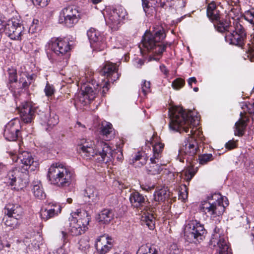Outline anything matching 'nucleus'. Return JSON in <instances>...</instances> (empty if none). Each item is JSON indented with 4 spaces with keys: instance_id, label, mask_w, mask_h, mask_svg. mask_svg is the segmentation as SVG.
<instances>
[{
    "instance_id": "1",
    "label": "nucleus",
    "mask_w": 254,
    "mask_h": 254,
    "mask_svg": "<svg viewBox=\"0 0 254 254\" xmlns=\"http://www.w3.org/2000/svg\"><path fill=\"white\" fill-rule=\"evenodd\" d=\"M170 121L169 124L170 130L174 132L188 133L190 134L186 138L180 149V153L186 156V160L191 164L199 150L198 142L195 138L196 131L194 127L197 124V117L192 116L191 111H187L181 107H173L169 110Z\"/></svg>"
},
{
    "instance_id": "2",
    "label": "nucleus",
    "mask_w": 254,
    "mask_h": 254,
    "mask_svg": "<svg viewBox=\"0 0 254 254\" xmlns=\"http://www.w3.org/2000/svg\"><path fill=\"white\" fill-rule=\"evenodd\" d=\"M13 161L21 164V167L25 171H20L18 168H15L8 171L5 177L7 183L12 187V189L19 190L25 187L28 183V172L34 171L38 165L34 162L31 153L27 151H23L17 156L12 157Z\"/></svg>"
},
{
    "instance_id": "3",
    "label": "nucleus",
    "mask_w": 254,
    "mask_h": 254,
    "mask_svg": "<svg viewBox=\"0 0 254 254\" xmlns=\"http://www.w3.org/2000/svg\"><path fill=\"white\" fill-rule=\"evenodd\" d=\"M101 74L110 78L102 86V85L97 83L96 86L93 84H87L82 87L81 92L79 94L78 100L83 106L89 104L93 100L101 89L102 94L105 95L109 88V82L116 81L119 77L116 64L111 63L105 64L101 69Z\"/></svg>"
},
{
    "instance_id": "4",
    "label": "nucleus",
    "mask_w": 254,
    "mask_h": 254,
    "mask_svg": "<svg viewBox=\"0 0 254 254\" xmlns=\"http://www.w3.org/2000/svg\"><path fill=\"white\" fill-rule=\"evenodd\" d=\"M166 37V34L162 28L153 33L146 32L142 37L141 44L144 50L151 53L149 61H159L167 44H162V41Z\"/></svg>"
},
{
    "instance_id": "5",
    "label": "nucleus",
    "mask_w": 254,
    "mask_h": 254,
    "mask_svg": "<svg viewBox=\"0 0 254 254\" xmlns=\"http://www.w3.org/2000/svg\"><path fill=\"white\" fill-rule=\"evenodd\" d=\"M48 50L52 52L50 54L47 52L48 59L56 64L59 68L65 66L66 61H64V56L70 50L68 42L59 38H52L46 46Z\"/></svg>"
},
{
    "instance_id": "6",
    "label": "nucleus",
    "mask_w": 254,
    "mask_h": 254,
    "mask_svg": "<svg viewBox=\"0 0 254 254\" xmlns=\"http://www.w3.org/2000/svg\"><path fill=\"white\" fill-rule=\"evenodd\" d=\"M73 172L60 163L53 164L49 168L48 177L51 183L57 187H68L71 183Z\"/></svg>"
},
{
    "instance_id": "7",
    "label": "nucleus",
    "mask_w": 254,
    "mask_h": 254,
    "mask_svg": "<svg viewBox=\"0 0 254 254\" xmlns=\"http://www.w3.org/2000/svg\"><path fill=\"white\" fill-rule=\"evenodd\" d=\"M228 204L226 197L222 196L219 193H215L208 196L206 200L201 202L199 208L205 214L215 218L223 214Z\"/></svg>"
},
{
    "instance_id": "8",
    "label": "nucleus",
    "mask_w": 254,
    "mask_h": 254,
    "mask_svg": "<svg viewBox=\"0 0 254 254\" xmlns=\"http://www.w3.org/2000/svg\"><path fill=\"white\" fill-rule=\"evenodd\" d=\"M78 150L83 158L90 159L95 155H98L99 161L107 163L111 161L113 158V150L109 145L103 141H98L96 148H83L79 147Z\"/></svg>"
},
{
    "instance_id": "9",
    "label": "nucleus",
    "mask_w": 254,
    "mask_h": 254,
    "mask_svg": "<svg viewBox=\"0 0 254 254\" xmlns=\"http://www.w3.org/2000/svg\"><path fill=\"white\" fill-rule=\"evenodd\" d=\"M105 19L107 24L112 30H117L121 26L127 15L126 9L122 6L107 8Z\"/></svg>"
},
{
    "instance_id": "10",
    "label": "nucleus",
    "mask_w": 254,
    "mask_h": 254,
    "mask_svg": "<svg viewBox=\"0 0 254 254\" xmlns=\"http://www.w3.org/2000/svg\"><path fill=\"white\" fill-rule=\"evenodd\" d=\"M210 245L216 248L215 254H232L228 245L226 236L222 231L215 227L210 241Z\"/></svg>"
},
{
    "instance_id": "11",
    "label": "nucleus",
    "mask_w": 254,
    "mask_h": 254,
    "mask_svg": "<svg viewBox=\"0 0 254 254\" xmlns=\"http://www.w3.org/2000/svg\"><path fill=\"white\" fill-rule=\"evenodd\" d=\"M80 14L77 7L68 6L64 8L60 13L59 22L67 27H72L80 19Z\"/></svg>"
},
{
    "instance_id": "12",
    "label": "nucleus",
    "mask_w": 254,
    "mask_h": 254,
    "mask_svg": "<svg viewBox=\"0 0 254 254\" xmlns=\"http://www.w3.org/2000/svg\"><path fill=\"white\" fill-rule=\"evenodd\" d=\"M234 27L226 33L225 38L230 44L242 47L244 45L246 33L244 28L239 22L234 23Z\"/></svg>"
},
{
    "instance_id": "13",
    "label": "nucleus",
    "mask_w": 254,
    "mask_h": 254,
    "mask_svg": "<svg viewBox=\"0 0 254 254\" xmlns=\"http://www.w3.org/2000/svg\"><path fill=\"white\" fill-rule=\"evenodd\" d=\"M152 146L153 154L150 158V162L147 167V171L149 174L156 175L159 174L162 170L161 166L158 162L162 157L164 145L162 143L158 142L155 143Z\"/></svg>"
},
{
    "instance_id": "14",
    "label": "nucleus",
    "mask_w": 254,
    "mask_h": 254,
    "mask_svg": "<svg viewBox=\"0 0 254 254\" xmlns=\"http://www.w3.org/2000/svg\"><path fill=\"white\" fill-rule=\"evenodd\" d=\"M3 30L2 33L4 32L10 39L12 40H19L23 32L24 27L19 21L15 19L8 20L6 23L2 21Z\"/></svg>"
},
{
    "instance_id": "15",
    "label": "nucleus",
    "mask_w": 254,
    "mask_h": 254,
    "mask_svg": "<svg viewBox=\"0 0 254 254\" xmlns=\"http://www.w3.org/2000/svg\"><path fill=\"white\" fill-rule=\"evenodd\" d=\"M190 232L189 233L188 241L191 242H199L204 238V235L206 233L204 226L197 220H192L189 224Z\"/></svg>"
},
{
    "instance_id": "16",
    "label": "nucleus",
    "mask_w": 254,
    "mask_h": 254,
    "mask_svg": "<svg viewBox=\"0 0 254 254\" xmlns=\"http://www.w3.org/2000/svg\"><path fill=\"white\" fill-rule=\"evenodd\" d=\"M21 119L25 124L32 123L35 117L37 108L28 102L22 103L18 107Z\"/></svg>"
},
{
    "instance_id": "17",
    "label": "nucleus",
    "mask_w": 254,
    "mask_h": 254,
    "mask_svg": "<svg viewBox=\"0 0 254 254\" xmlns=\"http://www.w3.org/2000/svg\"><path fill=\"white\" fill-rule=\"evenodd\" d=\"M87 34L90 41L91 47L93 50L102 51L106 47V43L104 36L93 28L88 30Z\"/></svg>"
},
{
    "instance_id": "18",
    "label": "nucleus",
    "mask_w": 254,
    "mask_h": 254,
    "mask_svg": "<svg viewBox=\"0 0 254 254\" xmlns=\"http://www.w3.org/2000/svg\"><path fill=\"white\" fill-rule=\"evenodd\" d=\"M113 246V241L111 237L107 235H103L98 237L96 241L95 247L98 254H106Z\"/></svg>"
},
{
    "instance_id": "19",
    "label": "nucleus",
    "mask_w": 254,
    "mask_h": 254,
    "mask_svg": "<svg viewBox=\"0 0 254 254\" xmlns=\"http://www.w3.org/2000/svg\"><path fill=\"white\" fill-rule=\"evenodd\" d=\"M20 125L19 122L11 121L5 127L3 135L8 141H14L20 136Z\"/></svg>"
},
{
    "instance_id": "20",
    "label": "nucleus",
    "mask_w": 254,
    "mask_h": 254,
    "mask_svg": "<svg viewBox=\"0 0 254 254\" xmlns=\"http://www.w3.org/2000/svg\"><path fill=\"white\" fill-rule=\"evenodd\" d=\"M62 207L57 203H50L45 208L41 209L40 217L42 220L46 221L57 216L61 212Z\"/></svg>"
},
{
    "instance_id": "21",
    "label": "nucleus",
    "mask_w": 254,
    "mask_h": 254,
    "mask_svg": "<svg viewBox=\"0 0 254 254\" xmlns=\"http://www.w3.org/2000/svg\"><path fill=\"white\" fill-rule=\"evenodd\" d=\"M69 232L72 236H78L85 232L88 229V227L82 225L81 223L77 222V220L72 217L69 218Z\"/></svg>"
},
{
    "instance_id": "22",
    "label": "nucleus",
    "mask_w": 254,
    "mask_h": 254,
    "mask_svg": "<svg viewBox=\"0 0 254 254\" xmlns=\"http://www.w3.org/2000/svg\"><path fill=\"white\" fill-rule=\"evenodd\" d=\"M70 217L77 220V222L81 223L82 225L87 227L89 225L91 218L87 211L83 209H77L76 211L70 214Z\"/></svg>"
},
{
    "instance_id": "23",
    "label": "nucleus",
    "mask_w": 254,
    "mask_h": 254,
    "mask_svg": "<svg viewBox=\"0 0 254 254\" xmlns=\"http://www.w3.org/2000/svg\"><path fill=\"white\" fill-rule=\"evenodd\" d=\"M129 200L132 205L137 208L143 207L147 203L146 197L136 191L130 193Z\"/></svg>"
},
{
    "instance_id": "24",
    "label": "nucleus",
    "mask_w": 254,
    "mask_h": 254,
    "mask_svg": "<svg viewBox=\"0 0 254 254\" xmlns=\"http://www.w3.org/2000/svg\"><path fill=\"white\" fill-rule=\"evenodd\" d=\"M4 213L7 216H14L18 218H21L23 214V209L17 204H7L4 208Z\"/></svg>"
},
{
    "instance_id": "25",
    "label": "nucleus",
    "mask_w": 254,
    "mask_h": 254,
    "mask_svg": "<svg viewBox=\"0 0 254 254\" xmlns=\"http://www.w3.org/2000/svg\"><path fill=\"white\" fill-rule=\"evenodd\" d=\"M83 195L88 198V201L97 203L99 200V195L98 190L92 186L87 187L83 190Z\"/></svg>"
},
{
    "instance_id": "26",
    "label": "nucleus",
    "mask_w": 254,
    "mask_h": 254,
    "mask_svg": "<svg viewBox=\"0 0 254 254\" xmlns=\"http://www.w3.org/2000/svg\"><path fill=\"white\" fill-rule=\"evenodd\" d=\"M100 133L104 139L111 140L114 135L112 125L109 122H102L100 127Z\"/></svg>"
},
{
    "instance_id": "27",
    "label": "nucleus",
    "mask_w": 254,
    "mask_h": 254,
    "mask_svg": "<svg viewBox=\"0 0 254 254\" xmlns=\"http://www.w3.org/2000/svg\"><path fill=\"white\" fill-rule=\"evenodd\" d=\"M32 192L34 196L39 199H44L46 194L44 191L41 182L39 181H34L32 184Z\"/></svg>"
},
{
    "instance_id": "28",
    "label": "nucleus",
    "mask_w": 254,
    "mask_h": 254,
    "mask_svg": "<svg viewBox=\"0 0 254 254\" xmlns=\"http://www.w3.org/2000/svg\"><path fill=\"white\" fill-rule=\"evenodd\" d=\"M114 217V213L113 210L105 209L103 210L98 215L99 221L104 223L108 224Z\"/></svg>"
},
{
    "instance_id": "29",
    "label": "nucleus",
    "mask_w": 254,
    "mask_h": 254,
    "mask_svg": "<svg viewBox=\"0 0 254 254\" xmlns=\"http://www.w3.org/2000/svg\"><path fill=\"white\" fill-rule=\"evenodd\" d=\"M141 221L142 225H146L150 230L155 228V218L153 214L144 213L141 216Z\"/></svg>"
},
{
    "instance_id": "30",
    "label": "nucleus",
    "mask_w": 254,
    "mask_h": 254,
    "mask_svg": "<svg viewBox=\"0 0 254 254\" xmlns=\"http://www.w3.org/2000/svg\"><path fill=\"white\" fill-rule=\"evenodd\" d=\"M169 193L167 188L158 189L154 193V199L157 202H164L169 198Z\"/></svg>"
},
{
    "instance_id": "31",
    "label": "nucleus",
    "mask_w": 254,
    "mask_h": 254,
    "mask_svg": "<svg viewBox=\"0 0 254 254\" xmlns=\"http://www.w3.org/2000/svg\"><path fill=\"white\" fill-rule=\"evenodd\" d=\"M215 28L220 32L230 31L233 27L230 25V21L227 20L220 19L214 23Z\"/></svg>"
},
{
    "instance_id": "32",
    "label": "nucleus",
    "mask_w": 254,
    "mask_h": 254,
    "mask_svg": "<svg viewBox=\"0 0 254 254\" xmlns=\"http://www.w3.org/2000/svg\"><path fill=\"white\" fill-rule=\"evenodd\" d=\"M247 124L244 120L240 119L235 125L234 134L239 136H243L245 132Z\"/></svg>"
},
{
    "instance_id": "33",
    "label": "nucleus",
    "mask_w": 254,
    "mask_h": 254,
    "mask_svg": "<svg viewBox=\"0 0 254 254\" xmlns=\"http://www.w3.org/2000/svg\"><path fill=\"white\" fill-rule=\"evenodd\" d=\"M147 156L144 153L138 152L131 160V163L135 167H140L146 164Z\"/></svg>"
},
{
    "instance_id": "34",
    "label": "nucleus",
    "mask_w": 254,
    "mask_h": 254,
    "mask_svg": "<svg viewBox=\"0 0 254 254\" xmlns=\"http://www.w3.org/2000/svg\"><path fill=\"white\" fill-rule=\"evenodd\" d=\"M137 254H158V251L154 247L143 245L139 248Z\"/></svg>"
},
{
    "instance_id": "35",
    "label": "nucleus",
    "mask_w": 254,
    "mask_h": 254,
    "mask_svg": "<svg viewBox=\"0 0 254 254\" xmlns=\"http://www.w3.org/2000/svg\"><path fill=\"white\" fill-rule=\"evenodd\" d=\"M20 218H18L14 216H7L3 218L4 220V224L9 227L10 229L16 228L19 225L18 220Z\"/></svg>"
},
{
    "instance_id": "36",
    "label": "nucleus",
    "mask_w": 254,
    "mask_h": 254,
    "mask_svg": "<svg viewBox=\"0 0 254 254\" xmlns=\"http://www.w3.org/2000/svg\"><path fill=\"white\" fill-rule=\"evenodd\" d=\"M78 147L83 148L89 149V148H92L93 149H96L94 142L90 139H82L80 140Z\"/></svg>"
},
{
    "instance_id": "37",
    "label": "nucleus",
    "mask_w": 254,
    "mask_h": 254,
    "mask_svg": "<svg viewBox=\"0 0 254 254\" xmlns=\"http://www.w3.org/2000/svg\"><path fill=\"white\" fill-rule=\"evenodd\" d=\"M244 16L245 20L253 25L254 30V9L252 8L245 11Z\"/></svg>"
},
{
    "instance_id": "38",
    "label": "nucleus",
    "mask_w": 254,
    "mask_h": 254,
    "mask_svg": "<svg viewBox=\"0 0 254 254\" xmlns=\"http://www.w3.org/2000/svg\"><path fill=\"white\" fill-rule=\"evenodd\" d=\"M90 248L89 241L87 238H81L78 242V249L81 251L86 252Z\"/></svg>"
},
{
    "instance_id": "39",
    "label": "nucleus",
    "mask_w": 254,
    "mask_h": 254,
    "mask_svg": "<svg viewBox=\"0 0 254 254\" xmlns=\"http://www.w3.org/2000/svg\"><path fill=\"white\" fill-rule=\"evenodd\" d=\"M213 156L211 154H204L199 155L198 157L199 162L200 164L204 165L208 162L213 160Z\"/></svg>"
},
{
    "instance_id": "40",
    "label": "nucleus",
    "mask_w": 254,
    "mask_h": 254,
    "mask_svg": "<svg viewBox=\"0 0 254 254\" xmlns=\"http://www.w3.org/2000/svg\"><path fill=\"white\" fill-rule=\"evenodd\" d=\"M196 170L194 169L193 167L191 166H190L187 170L185 172V179L187 182H190L193 178L194 175L196 172Z\"/></svg>"
},
{
    "instance_id": "41",
    "label": "nucleus",
    "mask_w": 254,
    "mask_h": 254,
    "mask_svg": "<svg viewBox=\"0 0 254 254\" xmlns=\"http://www.w3.org/2000/svg\"><path fill=\"white\" fill-rule=\"evenodd\" d=\"M8 80L10 83L16 82L17 80L16 70L13 68L8 70Z\"/></svg>"
},
{
    "instance_id": "42",
    "label": "nucleus",
    "mask_w": 254,
    "mask_h": 254,
    "mask_svg": "<svg viewBox=\"0 0 254 254\" xmlns=\"http://www.w3.org/2000/svg\"><path fill=\"white\" fill-rule=\"evenodd\" d=\"M58 116L56 115H53V116L50 115V118L47 121V124L50 127H52L56 126L58 124Z\"/></svg>"
},
{
    "instance_id": "43",
    "label": "nucleus",
    "mask_w": 254,
    "mask_h": 254,
    "mask_svg": "<svg viewBox=\"0 0 254 254\" xmlns=\"http://www.w3.org/2000/svg\"><path fill=\"white\" fill-rule=\"evenodd\" d=\"M185 84V81L181 78H177L172 83L173 88L176 90L181 88Z\"/></svg>"
},
{
    "instance_id": "44",
    "label": "nucleus",
    "mask_w": 254,
    "mask_h": 254,
    "mask_svg": "<svg viewBox=\"0 0 254 254\" xmlns=\"http://www.w3.org/2000/svg\"><path fill=\"white\" fill-rule=\"evenodd\" d=\"M141 85V91L144 96L150 92V83L149 81L144 80Z\"/></svg>"
},
{
    "instance_id": "45",
    "label": "nucleus",
    "mask_w": 254,
    "mask_h": 254,
    "mask_svg": "<svg viewBox=\"0 0 254 254\" xmlns=\"http://www.w3.org/2000/svg\"><path fill=\"white\" fill-rule=\"evenodd\" d=\"M181 249L178 247L176 244H172L170 245L169 248V254H180Z\"/></svg>"
},
{
    "instance_id": "46",
    "label": "nucleus",
    "mask_w": 254,
    "mask_h": 254,
    "mask_svg": "<svg viewBox=\"0 0 254 254\" xmlns=\"http://www.w3.org/2000/svg\"><path fill=\"white\" fill-rule=\"evenodd\" d=\"M207 15L214 23L221 19L220 14L217 10L213 11L211 13V14H208Z\"/></svg>"
},
{
    "instance_id": "47",
    "label": "nucleus",
    "mask_w": 254,
    "mask_h": 254,
    "mask_svg": "<svg viewBox=\"0 0 254 254\" xmlns=\"http://www.w3.org/2000/svg\"><path fill=\"white\" fill-rule=\"evenodd\" d=\"M44 92L46 95L47 97H50L54 94L55 89L52 85L47 83L45 88Z\"/></svg>"
},
{
    "instance_id": "48",
    "label": "nucleus",
    "mask_w": 254,
    "mask_h": 254,
    "mask_svg": "<svg viewBox=\"0 0 254 254\" xmlns=\"http://www.w3.org/2000/svg\"><path fill=\"white\" fill-rule=\"evenodd\" d=\"M242 108L244 109V112H248L250 114L254 113V102L253 103L246 104Z\"/></svg>"
},
{
    "instance_id": "49",
    "label": "nucleus",
    "mask_w": 254,
    "mask_h": 254,
    "mask_svg": "<svg viewBox=\"0 0 254 254\" xmlns=\"http://www.w3.org/2000/svg\"><path fill=\"white\" fill-rule=\"evenodd\" d=\"M188 193L187 190L186 186H184L183 188H181L179 194V197L180 199L183 200H186L188 198Z\"/></svg>"
},
{
    "instance_id": "50",
    "label": "nucleus",
    "mask_w": 254,
    "mask_h": 254,
    "mask_svg": "<svg viewBox=\"0 0 254 254\" xmlns=\"http://www.w3.org/2000/svg\"><path fill=\"white\" fill-rule=\"evenodd\" d=\"M49 0H32V1L35 5L43 7L48 5Z\"/></svg>"
},
{
    "instance_id": "51",
    "label": "nucleus",
    "mask_w": 254,
    "mask_h": 254,
    "mask_svg": "<svg viewBox=\"0 0 254 254\" xmlns=\"http://www.w3.org/2000/svg\"><path fill=\"white\" fill-rule=\"evenodd\" d=\"M38 23L39 21L37 19H34L33 20L32 24L30 25L29 27V31L30 32L32 33L35 32V31L37 29Z\"/></svg>"
},
{
    "instance_id": "52",
    "label": "nucleus",
    "mask_w": 254,
    "mask_h": 254,
    "mask_svg": "<svg viewBox=\"0 0 254 254\" xmlns=\"http://www.w3.org/2000/svg\"><path fill=\"white\" fill-rule=\"evenodd\" d=\"M216 10L215 3L214 2H211L207 6V15L211 14L212 12L216 11Z\"/></svg>"
},
{
    "instance_id": "53",
    "label": "nucleus",
    "mask_w": 254,
    "mask_h": 254,
    "mask_svg": "<svg viewBox=\"0 0 254 254\" xmlns=\"http://www.w3.org/2000/svg\"><path fill=\"white\" fill-rule=\"evenodd\" d=\"M19 81L20 83H22L21 87L24 89L28 88L29 86L31 84V82L27 81L25 80H24L23 78H20Z\"/></svg>"
},
{
    "instance_id": "54",
    "label": "nucleus",
    "mask_w": 254,
    "mask_h": 254,
    "mask_svg": "<svg viewBox=\"0 0 254 254\" xmlns=\"http://www.w3.org/2000/svg\"><path fill=\"white\" fill-rule=\"evenodd\" d=\"M226 148L232 149L236 147V143L234 140H230L225 144Z\"/></svg>"
},
{
    "instance_id": "55",
    "label": "nucleus",
    "mask_w": 254,
    "mask_h": 254,
    "mask_svg": "<svg viewBox=\"0 0 254 254\" xmlns=\"http://www.w3.org/2000/svg\"><path fill=\"white\" fill-rule=\"evenodd\" d=\"M160 69L161 71L166 76H167L169 74V70L167 67L164 65L161 64L160 65Z\"/></svg>"
},
{
    "instance_id": "56",
    "label": "nucleus",
    "mask_w": 254,
    "mask_h": 254,
    "mask_svg": "<svg viewBox=\"0 0 254 254\" xmlns=\"http://www.w3.org/2000/svg\"><path fill=\"white\" fill-rule=\"evenodd\" d=\"M75 127L80 129L81 131H83L85 129V125L82 124L79 122H77L76 125H75Z\"/></svg>"
},
{
    "instance_id": "57",
    "label": "nucleus",
    "mask_w": 254,
    "mask_h": 254,
    "mask_svg": "<svg viewBox=\"0 0 254 254\" xmlns=\"http://www.w3.org/2000/svg\"><path fill=\"white\" fill-rule=\"evenodd\" d=\"M140 187L143 190L147 191H149V190H151L152 189H153L154 188L153 186H148L144 185L143 184L140 185Z\"/></svg>"
},
{
    "instance_id": "58",
    "label": "nucleus",
    "mask_w": 254,
    "mask_h": 254,
    "mask_svg": "<svg viewBox=\"0 0 254 254\" xmlns=\"http://www.w3.org/2000/svg\"><path fill=\"white\" fill-rule=\"evenodd\" d=\"M188 81V84H189V86H190V87H192V83H196L197 82V80H196L195 77H192L189 78Z\"/></svg>"
},
{
    "instance_id": "59",
    "label": "nucleus",
    "mask_w": 254,
    "mask_h": 254,
    "mask_svg": "<svg viewBox=\"0 0 254 254\" xmlns=\"http://www.w3.org/2000/svg\"><path fill=\"white\" fill-rule=\"evenodd\" d=\"M142 0V6L144 9V10L146 11V8H148V3L149 1L147 0Z\"/></svg>"
},
{
    "instance_id": "60",
    "label": "nucleus",
    "mask_w": 254,
    "mask_h": 254,
    "mask_svg": "<svg viewBox=\"0 0 254 254\" xmlns=\"http://www.w3.org/2000/svg\"><path fill=\"white\" fill-rule=\"evenodd\" d=\"M74 79V78L73 76H72V77L70 76L68 77L67 79H65L66 81L65 82H66L67 83H71L73 82Z\"/></svg>"
},
{
    "instance_id": "61",
    "label": "nucleus",
    "mask_w": 254,
    "mask_h": 254,
    "mask_svg": "<svg viewBox=\"0 0 254 254\" xmlns=\"http://www.w3.org/2000/svg\"><path fill=\"white\" fill-rule=\"evenodd\" d=\"M33 76L34 75H28L26 76L28 82L30 81L32 82V80L33 79Z\"/></svg>"
},
{
    "instance_id": "62",
    "label": "nucleus",
    "mask_w": 254,
    "mask_h": 254,
    "mask_svg": "<svg viewBox=\"0 0 254 254\" xmlns=\"http://www.w3.org/2000/svg\"><path fill=\"white\" fill-rule=\"evenodd\" d=\"M138 67H141V66L144 64V61L141 60H139L138 61Z\"/></svg>"
},
{
    "instance_id": "63",
    "label": "nucleus",
    "mask_w": 254,
    "mask_h": 254,
    "mask_svg": "<svg viewBox=\"0 0 254 254\" xmlns=\"http://www.w3.org/2000/svg\"><path fill=\"white\" fill-rule=\"evenodd\" d=\"M117 158L118 160H119V161H122L123 158V156L122 152H121V153L118 155Z\"/></svg>"
},
{
    "instance_id": "64",
    "label": "nucleus",
    "mask_w": 254,
    "mask_h": 254,
    "mask_svg": "<svg viewBox=\"0 0 254 254\" xmlns=\"http://www.w3.org/2000/svg\"><path fill=\"white\" fill-rule=\"evenodd\" d=\"M250 55L254 58V47L251 48Z\"/></svg>"
}]
</instances>
